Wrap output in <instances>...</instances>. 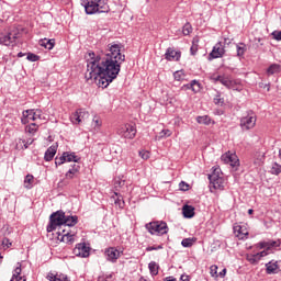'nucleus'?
I'll list each match as a JSON object with an SVG mask.
<instances>
[{
	"instance_id": "473e14b6",
	"label": "nucleus",
	"mask_w": 281,
	"mask_h": 281,
	"mask_svg": "<svg viewBox=\"0 0 281 281\" xmlns=\"http://www.w3.org/2000/svg\"><path fill=\"white\" fill-rule=\"evenodd\" d=\"M42 123H31L25 127L26 133H30L31 135H34L36 131H38V126H41Z\"/></svg>"
},
{
	"instance_id": "e433bc0d",
	"label": "nucleus",
	"mask_w": 281,
	"mask_h": 281,
	"mask_svg": "<svg viewBox=\"0 0 281 281\" xmlns=\"http://www.w3.org/2000/svg\"><path fill=\"white\" fill-rule=\"evenodd\" d=\"M173 78L178 82H181L182 80H186V72L183 70H178L173 72Z\"/></svg>"
},
{
	"instance_id": "37998d69",
	"label": "nucleus",
	"mask_w": 281,
	"mask_h": 281,
	"mask_svg": "<svg viewBox=\"0 0 281 281\" xmlns=\"http://www.w3.org/2000/svg\"><path fill=\"white\" fill-rule=\"evenodd\" d=\"M38 58H40L38 55L33 53H27L26 59L30 60L31 63H36Z\"/></svg>"
},
{
	"instance_id": "c9c22d12",
	"label": "nucleus",
	"mask_w": 281,
	"mask_h": 281,
	"mask_svg": "<svg viewBox=\"0 0 281 281\" xmlns=\"http://www.w3.org/2000/svg\"><path fill=\"white\" fill-rule=\"evenodd\" d=\"M246 260L250 262V265H258L260 262V257H258V254L247 255Z\"/></svg>"
},
{
	"instance_id": "774afa93",
	"label": "nucleus",
	"mask_w": 281,
	"mask_h": 281,
	"mask_svg": "<svg viewBox=\"0 0 281 281\" xmlns=\"http://www.w3.org/2000/svg\"><path fill=\"white\" fill-rule=\"evenodd\" d=\"M225 43H227V38H225Z\"/></svg>"
},
{
	"instance_id": "5fc2aeb1",
	"label": "nucleus",
	"mask_w": 281,
	"mask_h": 281,
	"mask_svg": "<svg viewBox=\"0 0 281 281\" xmlns=\"http://www.w3.org/2000/svg\"><path fill=\"white\" fill-rule=\"evenodd\" d=\"M196 52H199V46L198 45H192L191 48H190L191 56H195Z\"/></svg>"
},
{
	"instance_id": "ea45409f",
	"label": "nucleus",
	"mask_w": 281,
	"mask_h": 281,
	"mask_svg": "<svg viewBox=\"0 0 281 281\" xmlns=\"http://www.w3.org/2000/svg\"><path fill=\"white\" fill-rule=\"evenodd\" d=\"M271 175H280L281 172V165L278 162H273L270 169Z\"/></svg>"
},
{
	"instance_id": "603ef678",
	"label": "nucleus",
	"mask_w": 281,
	"mask_h": 281,
	"mask_svg": "<svg viewBox=\"0 0 281 281\" xmlns=\"http://www.w3.org/2000/svg\"><path fill=\"white\" fill-rule=\"evenodd\" d=\"M170 135H172V132H170V130H162L160 132V137H170Z\"/></svg>"
},
{
	"instance_id": "cd10ccee",
	"label": "nucleus",
	"mask_w": 281,
	"mask_h": 281,
	"mask_svg": "<svg viewBox=\"0 0 281 281\" xmlns=\"http://www.w3.org/2000/svg\"><path fill=\"white\" fill-rule=\"evenodd\" d=\"M56 157V147H49L44 155L45 161H52Z\"/></svg>"
},
{
	"instance_id": "b1692460",
	"label": "nucleus",
	"mask_w": 281,
	"mask_h": 281,
	"mask_svg": "<svg viewBox=\"0 0 281 281\" xmlns=\"http://www.w3.org/2000/svg\"><path fill=\"white\" fill-rule=\"evenodd\" d=\"M21 263L18 262L16 268L14 269V273L10 281H26L25 277H21Z\"/></svg>"
},
{
	"instance_id": "a211bd4d",
	"label": "nucleus",
	"mask_w": 281,
	"mask_h": 281,
	"mask_svg": "<svg viewBox=\"0 0 281 281\" xmlns=\"http://www.w3.org/2000/svg\"><path fill=\"white\" fill-rule=\"evenodd\" d=\"M80 175V165L74 164L71 168L66 172V179H76Z\"/></svg>"
},
{
	"instance_id": "e2e57ef3",
	"label": "nucleus",
	"mask_w": 281,
	"mask_h": 281,
	"mask_svg": "<svg viewBox=\"0 0 281 281\" xmlns=\"http://www.w3.org/2000/svg\"><path fill=\"white\" fill-rule=\"evenodd\" d=\"M164 281H177L175 277H167Z\"/></svg>"
},
{
	"instance_id": "f03ea898",
	"label": "nucleus",
	"mask_w": 281,
	"mask_h": 281,
	"mask_svg": "<svg viewBox=\"0 0 281 281\" xmlns=\"http://www.w3.org/2000/svg\"><path fill=\"white\" fill-rule=\"evenodd\" d=\"M86 14H102L109 12V3L104 0H81Z\"/></svg>"
},
{
	"instance_id": "f257e3e1",
	"label": "nucleus",
	"mask_w": 281,
	"mask_h": 281,
	"mask_svg": "<svg viewBox=\"0 0 281 281\" xmlns=\"http://www.w3.org/2000/svg\"><path fill=\"white\" fill-rule=\"evenodd\" d=\"M89 58L85 74L86 80H94L99 87L106 89L117 78L126 55L122 54V45L113 43L109 44L105 52L100 55L89 53Z\"/></svg>"
},
{
	"instance_id": "6e6d98bb",
	"label": "nucleus",
	"mask_w": 281,
	"mask_h": 281,
	"mask_svg": "<svg viewBox=\"0 0 281 281\" xmlns=\"http://www.w3.org/2000/svg\"><path fill=\"white\" fill-rule=\"evenodd\" d=\"M93 124L95 127L100 128V126H102V121L98 119V116H94Z\"/></svg>"
},
{
	"instance_id": "f8f14e48",
	"label": "nucleus",
	"mask_w": 281,
	"mask_h": 281,
	"mask_svg": "<svg viewBox=\"0 0 281 281\" xmlns=\"http://www.w3.org/2000/svg\"><path fill=\"white\" fill-rule=\"evenodd\" d=\"M233 232L239 240H245L249 236V231H247V226L245 225H235Z\"/></svg>"
},
{
	"instance_id": "58836bf2",
	"label": "nucleus",
	"mask_w": 281,
	"mask_h": 281,
	"mask_svg": "<svg viewBox=\"0 0 281 281\" xmlns=\"http://www.w3.org/2000/svg\"><path fill=\"white\" fill-rule=\"evenodd\" d=\"M191 85V91H193V93H199V91H201V83L198 80H192Z\"/></svg>"
},
{
	"instance_id": "39448f33",
	"label": "nucleus",
	"mask_w": 281,
	"mask_h": 281,
	"mask_svg": "<svg viewBox=\"0 0 281 281\" xmlns=\"http://www.w3.org/2000/svg\"><path fill=\"white\" fill-rule=\"evenodd\" d=\"M65 225V211H56L49 217V224L47 225V232H54L56 227Z\"/></svg>"
},
{
	"instance_id": "052dcab7",
	"label": "nucleus",
	"mask_w": 281,
	"mask_h": 281,
	"mask_svg": "<svg viewBox=\"0 0 281 281\" xmlns=\"http://www.w3.org/2000/svg\"><path fill=\"white\" fill-rule=\"evenodd\" d=\"M211 175H217V177H221V168H215Z\"/></svg>"
},
{
	"instance_id": "09e8293b",
	"label": "nucleus",
	"mask_w": 281,
	"mask_h": 281,
	"mask_svg": "<svg viewBox=\"0 0 281 281\" xmlns=\"http://www.w3.org/2000/svg\"><path fill=\"white\" fill-rule=\"evenodd\" d=\"M65 156L64 154L59 157V158H55V165L56 166H63V164H65Z\"/></svg>"
},
{
	"instance_id": "dca6fc26",
	"label": "nucleus",
	"mask_w": 281,
	"mask_h": 281,
	"mask_svg": "<svg viewBox=\"0 0 281 281\" xmlns=\"http://www.w3.org/2000/svg\"><path fill=\"white\" fill-rule=\"evenodd\" d=\"M165 58L166 60L172 61H179L181 59V52H177L173 48H167L166 53H165Z\"/></svg>"
},
{
	"instance_id": "393cba45",
	"label": "nucleus",
	"mask_w": 281,
	"mask_h": 281,
	"mask_svg": "<svg viewBox=\"0 0 281 281\" xmlns=\"http://www.w3.org/2000/svg\"><path fill=\"white\" fill-rule=\"evenodd\" d=\"M182 214H183L184 218H193V216H194V206L184 205L182 207Z\"/></svg>"
},
{
	"instance_id": "c756f323",
	"label": "nucleus",
	"mask_w": 281,
	"mask_h": 281,
	"mask_svg": "<svg viewBox=\"0 0 281 281\" xmlns=\"http://www.w3.org/2000/svg\"><path fill=\"white\" fill-rule=\"evenodd\" d=\"M49 281H69L66 274L57 273V274H49L48 276Z\"/></svg>"
},
{
	"instance_id": "3c124183",
	"label": "nucleus",
	"mask_w": 281,
	"mask_h": 281,
	"mask_svg": "<svg viewBox=\"0 0 281 281\" xmlns=\"http://www.w3.org/2000/svg\"><path fill=\"white\" fill-rule=\"evenodd\" d=\"M139 156L142 157V159H145V160L150 159V153L146 150L139 151Z\"/></svg>"
},
{
	"instance_id": "1a4fd4ad",
	"label": "nucleus",
	"mask_w": 281,
	"mask_h": 281,
	"mask_svg": "<svg viewBox=\"0 0 281 281\" xmlns=\"http://www.w3.org/2000/svg\"><path fill=\"white\" fill-rule=\"evenodd\" d=\"M223 56H225V45L218 42L213 46L212 52L209 54L207 60L223 58Z\"/></svg>"
},
{
	"instance_id": "c03bdc74",
	"label": "nucleus",
	"mask_w": 281,
	"mask_h": 281,
	"mask_svg": "<svg viewBox=\"0 0 281 281\" xmlns=\"http://www.w3.org/2000/svg\"><path fill=\"white\" fill-rule=\"evenodd\" d=\"M179 188L182 192H188L190 190V184H188L186 181H181L179 183Z\"/></svg>"
},
{
	"instance_id": "f3484780",
	"label": "nucleus",
	"mask_w": 281,
	"mask_h": 281,
	"mask_svg": "<svg viewBox=\"0 0 281 281\" xmlns=\"http://www.w3.org/2000/svg\"><path fill=\"white\" fill-rule=\"evenodd\" d=\"M280 245H281L280 241L271 240V241H260L257 244V247H259V249H266V251H271L273 247H280Z\"/></svg>"
},
{
	"instance_id": "0e129e2a",
	"label": "nucleus",
	"mask_w": 281,
	"mask_h": 281,
	"mask_svg": "<svg viewBox=\"0 0 281 281\" xmlns=\"http://www.w3.org/2000/svg\"><path fill=\"white\" fill-rule=\"evenodd\" d=\"M23 56H25L24 53H19V54H18V58H23Z\"/></svg>"
},
{
	"instance_id": "9d476101",
	"label": "nucleus",
	"mask_w": 281,
	"mask_h": 281,
	"mask_svg": "<svg viewBox=\"0 0 281 281\" xmlns=\"http://www.w3.org/2000/svg\"><path fill=\"white\" fill-rule=\"evenodd\" d=\"M87 119H89V112L85 111L83 109L77 110L70 116L72 124H82V122H85Z\"/></svg>"
},
{
	"instance_id": "f704fd0d",
	"label": "nucleus",
	"mask_w": 281,
	"mask_h": 281,
	"mask_svg": "<svg viewBox=\"0 0 281 281\" xmlns=\"http://www.w3.org/2000/svg\"><path fill=\"white\" fill-rule=\"evenodd\" d=\"M237 49V56L241 57L245 56V53L247 52V45L245 43H239L236 45Z\"/></svg>"
},
{
	"instance_id": "6ab92c4d",
	"label": "nucleus",
	"mask_w": 281,
	"mask_h": 281,
	"mask_svg": "<svg viewBox=\"0 0 281 281\" xmlns=\"http://www.w3.org/2000/svg\"><path fill=\"white\" fill-rule=\"evenodd\" d=\"M15 41H16V36H14V34H12V33H9V34L0 37V45H5L7 47H9Z\"/></svg>"
},
{
	"instance_id": "6e6552de",
	"label": "nucleus",
	"mask_w": 281,
	"mask_h": 281,
	"mask_svg": "<svg viewBox=\"0 0 281 281\" xmlns=\"http://www.w3.org/2000/svg\"><path fill=\"white\" fill-rule=\"evenodd\" d=\"M210 180V190L211 192H214L213 190H225V179L216 173L209 175Z\"/></svg>"
},
{
	"instance_id": "4c0bfd02",
	"label": "nucleus",
	"mask_w": 281,
	"mask_h": 281,
	"mask_svg": "<svg viewBox=\"0 0 281 281\" xmlns=\"http://www.w3.org/2000/svg\"><path fill=\"white\" fill-rule=\"evenodd\" d=\"M196 243V238H184L181 241L182 247H192Z\"/></svg>"
},
{
	"instance_id": "20e7f679",
	"label": "nucleus",
	"mask_w": 281,
	"mask_h": 281,
	"mask_svg": "<svg viewBox=\"0 0 281 281\" xmlns=\"http://www.w3.org/2000/svg\"><path fill=\"white\" fill-rule=\"evenodd\" d=\"M145 228L153 236H164L168 232V224L164 221H155L147 223Z\"/></svg>"
},
{
	"instance_id": "338daca9",
	"label": "nucleus",
	"mask_w": 281,
	"mask_h": 281,
	"mask_svg": "<svg viewBox=\"0 0 281 281\" xmlns=\"http://www.w3.org/2000/svg\"><path fill=\"white\" fill-rule=\"evenodd\" d=\"M8 239H3L2 245H7Z\"/></svg>"
},
{
	"instance_id": "69168bd1",
	"label": "nucleus",
	"mask_w": 281,
	"mask_h": 281,
	"mask_svg": "<svg viewBox=\"0 0 281 281\" xmlns=\"http://www.w3.org/2000/svg\"><path fill=\"white\" fill-rule=\"evenodd\" d=\"M248 214H254V210H252V209H249V210H248Z\"/></svg>"
},
{
	"instance_id": "bf43d9fd",
	"label": "nucleus",
	"mask_w": 281,
	"mask_h": 281,
	"mask_svg": "<svg viewBox=\"0 0 281 281\" xmlns=\"http://www.w3.org/2000/svg\"><path fill=\"white\" fill-rule=\"evenodd\" d=\"M225 276H227V269H223L218 274L217 278H225Z\"/></svg>"
},
{
	"instance_id": "ddd939ff",
	"label": "nucleus",
	"mask_w": 281,
	"mask_h": 281,
	"mask_svg": "<svg viewBox=\"0 0 281 281\" xmlns=\"http://www.w3.org/2000/svg\"><path fill=\"white\" fill-rule=\"evenodd\" d=\"M57 238L60 240V243H66V245H74V243H76V233H66L63 231V234L58 233Z\"/></svg>"
},
{
	"instance_id": "864d4df0",
	"label": "nucleus",
	"mask_w": 281,
	"mask_h": 281,
	"mask_svg": "<svg viewBox=\"0 0 281 281\" xmlns=\"http://www.w3.org/2000/svg\"><path fill=\"white\" fill-rule=\"evenodd\" d=\"M257 256L259 257V260H262V258L269 256V250H262L260 252H257Z\"/></svg>"
},
{
	"instance_id": "a19ab883",
	"label": "nucleus",
	"mask_w": 281,
	"mask_h": 281,
	"mask_svg": "<svg viewBox=\"0 0 281 281\" xmlns=\"http://www.w3.org/2000/svg\"><path fill=\"white\" fill-rule=\"evenodd\" d=\"M182 33L184 36H190V34H192V25H190V23L184 24L182 27Z\"/></svg>"
},
{
	"instance_id": "de8ad7c7",
	"label": "nucleus",
	"mask_w": 281,
	"mask_h": 281,
	"mask_svg": "<svg viewBox=\"0 0 281 281\" xmlns=\"http://www.w3.org/2000/svg\"><path fill=\"white\" fill-rule=\"evenodd\" d=\"M214 104H220L221 106H223V104H225V99L221 98V95H216L214 98Z\"/></svg>"
},
{
	"instance_id": "4be33fe9",
	"label": "nucleus",
	"mask_w": 281,
	"mask_h": 281,
	"mask_svg": "<svg viewBox=\"0 0 281 281\" xmlns=\"http://www.w3.org/2000/svg\"><path fill=\"white\" fill-rule=\"evenodd\" d=\"M63 155H64L65 161H68V162L74 161V164H79L80 161V156H77L76 153L64 151Z\"/></svg>"
},
{
	"instance_id": "aec40b11",
	"label": "nucleus",
	"mask_w": 281,
	"mask_h": 281,
	"mask_svg": "<svg viewBox=\"0 0 281 281\" xmlns=\"http://www.w3.org/2000/svg\"><path fill=\"white\" fill-rule=\"evenodd\" d=\"M279 269L280 266H278V261H270L266 263V272L268 273V276H273L278 273Z\"/></svg>"
},
{
	"instance_id": "72a5a7b5",
	"label": "nucleus",
	"mask_w": 281,
	"mask_h": 281,
	"mask_svg": "<svg viewBox=\"0 0 281 281\" xmlns=\"http://www.w3.org/2000/svg\"><path fill=\"white\" fill-rule=\"evenodd\" d=\"M268 76H273V74H280V65L278 64H272L270 67L267 69Z\"/></svg>"
},
{
	"instance_id": "9b49d317",
	"label": "nucleus",
	"mask_w": 281,
	"mask_h": 281,
	"mask_svg": "<svg viewBox=\"0 0 281 281\" xmlns=\"http://www.w3.org/2000/svg\"><path fill=\"white\" fill-rule=\"evenodd\" d=\"M91 248L87 246V244L81 243L77 244L74 248V254L78 256L79 258H89Z\"/></svg>"
},
{
	"instance_id": "0eeeda50",
	"label": "nucleus",
	"mask_w": 281,
	"mask_h": 281,
	"mask_svg": "<svg viewBox=\"0 0 281 281\" xmlns=\"http://www.w3.org/2000/svg\"><path fill=\"white\" fill-rule=\"evenodd\" d=\"M117 135L125 139H134L137 135V127L134 124H124L117 128Z\"/></svg>"
},
{
	"instance_id": "79ce46f5",
	"label": "nucleus",
	"mask_w": 281,
	"mask_h": 281,
	"mask_svg": "<svg viewBox=\"0 0 281 281\" xmlns=\"http://www.w3.org/2000/svg\"><path fill=\"white\" fill-rule=\"evenodd\" d=\"M210 274L212 278H218V266L213 265L210 267Z\"/></svg>"
},
{
	"instance_id": "13d9d810",
	"label": "nucleus",
	"mask_w": 281,
	"mask_h": 281,
	"mask_svg": "<svg viewBox=\"0 0 281 281\" xmlns=\"http://www.w3.org/2000/svg\"><path fill=\"white\" fill-rule=\"evenodd\" d=\"M34 143V139H29L27 142L22 140V144H24V148H29Z\"/></svg>"
},
{
	"instance_id": "5701e85b",
	"label": "nucleus",
	"mask_w": 281,
	"mask_h": 281,
	"mask_svg": "<svg viewBox=\"0 0 281 281\" xmlns=\"http://www.w3.org/2000/svg\"><path fill=\"white\" fill-rule=\"evenodd\" d=\"M64 225H67V227H74L78 225V217L76 215H65Z\"/></svg>"
},
{
	"instance_id": "7c9ffc66",
	"label": "nucleus",
	"mask_w": 281,
	"mask_h": 281,
	"mask_svg": "<svg viewBox=\"0 0 281 281\" xmlns=\"http://www.w3.org/2000/svg\"><path fill=\"white\" fill-rule=\"evenodd\" d=\"M149 272L151 276H158L159 274V265L155 261L149 262L148 265Z\"/></svg>"
},
{
	"instance_id": "49530a36",
	"label": "nucleus",
	"mask_w": 281,
	"mask_h": 281,
	"mask_svg": "<svg viewBox=\"0 0 281 281\" xmlns=\"http://www.w3.org/2000/svg\"><path fill=\"white\" fill-rule=\"evenodd\" d=\"M159 249H164L162 245H158V246H148L146 248V251H159Z\"/></svg>"
},
{
	"instance_id": "2eb2a0df",
	"label": "nucleus",
	"mask_w": 281,
	"mask_h": 281,
	"mask_svg": "<svg viewBox=\"0 0 281 281\" xmlns=\"http://www.w3.org/2000/svg\"><path fill=\"white\" fill-rule=\"evenodd\" d=\"M120 254L121 252L117 248L110 247L105 250L106 260H109V262H117Z\"/></svg>"
},
{
	"instance_id": "2f4dec72",
	"label": "nucleus",
	"mask_w": 281,
	"mask_h": 281,
	"mask_svg": "<svg viewBox=\"0 0 281 281\" xmlns=\"http://www.w3.org/2000/svg\"><path fill=\"white\" fill-rule=\"evenodd\" d=\"M198 124H205V126H210L212 124V119L209 115L198 116Z\"/></svg>"
},
{
	"instance_id": "a878e982",
	"label": "nucleus",
	"mask_w": 281,
	"mask_h": 281,
	"mask_svg": "<svg viewBox=\"0 0 281 281\" xmlns=\"http://www.w3.org/2000/svg\"><path fill=\"white\" fill-rule=\"evenodd\" d=\"M228 89H233V91H243V81H240V79L231 80Z\"/></svg>"
},
{
	"instance_id": "4d7b16f0",
	"label": "nucleus",
	"mask_w": 281,
	"mask_h": 281,
	"mask_svg": "<svg viewBox=\"0 0 281 281\" xmlns=\"http://www.w3.org/2000/svg\"><path fill=\"white\" fill-rule=\"evenodd\" d=\"M190 89L192 90V81L181 87V91H188Z\"/></svg>"
},
{
	"instance_id": "412c9836",
	"label": "nucleus",
	"mask_w": 281,
	"mask_h": 281,
	"mask_svg": "<svg viewBox=\"0 0 281 281\" xmlns=\"http://www.w3.org/2000/svg\"><path fill=\"white\" fill-rule=\"evenodd\" d=\"M212 80L214 82H221V85L226 87V89H229V82L232 79H229V77H225L224 75H218L216 77H212Z\"/></svg>"
},
{
	"instance_id": "8fccbe9b",
	"label": "nucleus",
	"mask_w": 281,
	"mask_h": 281,
	"mask_svg": "<svg viewBox=\"0 0 281 281\" xmlns=\"http://www.w3.org/2000/svg\"><path fill=\"white\" fill-rule=\"evenodd\" d=\"M271 36L274 38V41H281V31H273Z\"/></svg>"
},
{
	"instance_id": "bb28decb",
	"label": "nucleus",
	"mask_w": 281,
	"mask_h": 281,
	"mask_svg": "<svg viewBox=\"0 0 281 281\" xmlns=\"http://www.w3.org/2000/svg\"><path fill=\"white\" fill-rule=\"evenodd\" d=\"M41 47H45V49H54V45H56L55 40H40Z\"/></svg>"
},
{
	"instance_id": "680f3d73",
	"label": "nucleus",
	"mask_w": 281,
	"mask_h": 281,
	"mask_svg": "<svg viewBox=\"0 0 281 281\" xmlns=\"http://www.w3.org/2000/svg\"><path fill=\"white\" fill-rule=\"evenodd\" d=\"M180 280H181V281H190V276H188V274H182V276L180 277Z\"/></svg>"
},
{
	"instance_id": "423d86ee",
	"label": "nucleus",
	"mask_w": 281,
	"mask_h": 281,
	"mask_svg": "<svg viewBox=\"0 0 281 281\" xmlns=\"http://www.w3.org/2000/svg\"><path fill=\"white\" fill-rule=\"evenodd\" d=\"M256 113H254V111H248L246 113V115H244L240 119V123L239 126L241 128V131H251V128H254V126H256Z\"/></svg>"
},
{
	"instance_id": "c85d7f7f",
	"label": "nucleus",
	"mask_w": 281,
	"mask_h": 281,
	"mask_svg": "<svg viewBox=\"0 0 281 281\" xmlns=\"http://www.w3.org/2000/svg\"><path fill=\"white\" fill-rule=\"evenodd\" d=\"M24 188H25L26 190H32V188H34V176L27 175V176L24 178Z\"/></svg>"
},
{
	"instance_id": "7ed1b4c3",
	"label": "nucleus",
	"mask_w": 281,
	"mask_h": 281,
	"mask_svg": "<svg viewBox=\"0 0 281 281\" xmlns=\"http://www.w3.org/2000/svg\"><path fill=\"white\" fill-rule=\"evenodd\" d=\"M45 120V116L43 115V110L41 109H31L23 111L21 122L22 124H30V122H35L37 124H41Z\"/></svg>"
},
{
	"instance_id": "a18cd8bd",
	"label": "nucleus",
	"mask_w": 281,
	"mask_h": 281,
	"mask_svg": "<svg viewBox=\"0 0 281 281\" xmlns=\"http://www.w3.org/2000/svg\"><path fill=\"white\" fill-rule=\"evenodd\" d=\"M115 205H117L120 207V210H124V205H125V202L122 198H117L115 201H114Z\"/></svg>"
},
{
	"instance_id": "4468645a",
	"label": "nucleus",
	"mask_w": 281,
	"mask_h": 281,
	"mask_svg": "<svg viewBox=\"0 0 281 281\" xmlns=\"http://www.w3.org/2000/svg\"><path fill=\"white\" fill-rule=\"evenodd\" d=\"M221 159L222 161H224V164H229V166H232L233 168H236V166H238V156H236V154H232L228 151L222 155Z\"/></svg>"
}]
</instances>
